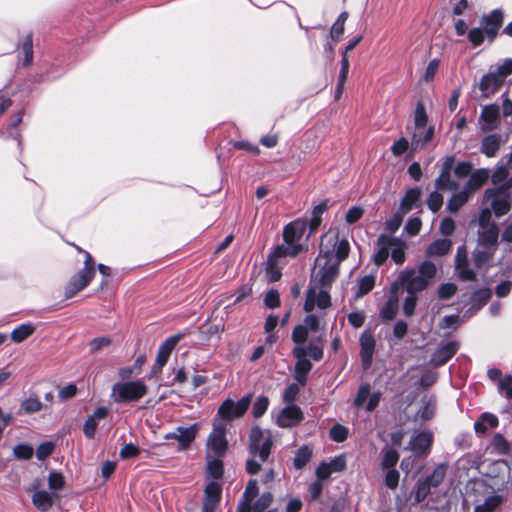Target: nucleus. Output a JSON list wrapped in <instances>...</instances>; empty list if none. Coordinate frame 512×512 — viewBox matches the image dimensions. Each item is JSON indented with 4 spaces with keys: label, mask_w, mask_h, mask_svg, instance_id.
I'll return each instance as SVG.
<instances>
[{
    "label": "nucleus",
    "mask_w": 512,
    "mask_h": 512,
    "mask_svg": "<svg viewBox=\"0 0 512 512\" xmlns=\"http://www.w3.org/2000/svg\"><path fill=\"white\" fill-rule=\"evenodd\" d=\"M224 428L221 423L215 424L206 441V475L220 479L223 475Z\"/></svg>",
    "instance_id": "1"
},
{
    "label": "nucleus",
    "mask_w": 512,
    "mask_h": 512,
    "mask_svg": "<svg viewBox=\"0 0 512 512\" xmlns=\"http://www.w3.org/2000/svg\"><path fill=\"white\" fill-rule=\"evenodd\" d=\"M292 355L296 359L294 378L299 384L304 386L307 382V376L312 369V363L307 356H310L317 362L323 358L324 350L322 337L320 336L311 340L307 348L295 346L292 350Z\"/></svg>",
    "instance_id": "2"
},
{
    "label": "nucleus",
    "mask_w": 512,
    "mask_h": 512,
    "mask_svg": "<svg viewBox=\"0 0 512 512\" xmlns=\"http://www.w3.org/2000/svg\"><path fill=\"white\" fill-rule=\"evenodd\" d=\"M437 275L436 265L425 260L415 269L404 270L400 274L401 284L404 286L407 294H417L426 290Z\"/></svg>",
    "instance_id": "3"
},
{
    "label": "nucleus",
    "mask_w": 512,
    "mask_h": 512,
    "mask_svg": "<svg viewBox=\"0 0 512 512\" xmlns=\"http://www.w3.org/2000/svg\"><path fill=\"white\" fill-rule=\"evenodd\" d=\"M504 22V13L500 9H494L489 14L481 18V27H475L468 31L467 39L473 47L481 46L485 37L490 43H493L499 34V30Z\"/></svg>",
    "instance_id": "4"
},
{
    "label": "nucleus",
    "mask_w": 512,
    "mask_h": 512,
    "mask_svg": "<svg viewBox=\"0 0 512 512\" xmlns=\"http://www.w3.org/2000/svg\"><path fill=\"white\" fill-rule=\"evenodd\" d=\"M147 393L148 387L143 381H126L115 383L110 397L115 403H128L140 400Z\"/></svg>",
    "instance_id": "5"
},
{
    "label": "nucleus",
    "mask_w": 512,
    "mask_h": 512,
    "mask_svg": "<svg viewBox=\"0 0 512 512\" xmlns=\"http://www.w3.org/2000/svg\"><path fill=\"white\" fill-rule=\"evenodd\" d=\"M447 470L448 465L446 463H439L431 474L418 479L413 491L415 503L423 502L430 495L433 488H438L443 483Z\"/></svg>",
    "instance_id": "6"
},
{
    "label": "nucleus",
    "mask_w": 512,
    "mask_h": 512,
    "mask_svg": "<svg viewBox=\"0 0 512 512\" xmlns=\"http://www.w3.org/2000/svg\"><path fill=\"white\" fill-rule=\"evenodd\" d=\"M428 123V115L425 105L419 101L414 112L415 131L411 138V149L416 151L418 148L425 147L434 137V126L427 127L425 134L421 137V130L425 129Z\"/></svg>",
    "instance_id": "7"
},
{
    "label": "nucleus",
    "mask_w": 512,
    "mask_h": 512,
    "mask_svg": "<svg viewBox=\"0 0 512 512\" xmlns=\"http://www.w3.org/2000/svg\"><path fill=\"white\" fill-rule=\"evenodd\" d=\"M273 437L269 430H263L259 426H253L249 433L248 450L252 456H258L262 462H266L271 454Z\"/></svg>",
    "instance_id": "8"
},
{
    "label": "nucleus",
    "mask_w": 512,
    "mask_h": 512,
    "mask_svg": "<svg viewBox=\"0 0 512 512\" xmlns=\"http://www.w3.org/2000/svg\"><path fill=\"white\" fill-rule=\"evenodd\" d=\"M217 480L206 476L207 483L204 488L201 512L218 510L222 499V484Z\"/></svg>",
    "instance_id": "9"
},
{
    "label": "nucleus",
    "mask_w": 512,
    "mask_h": 512,
    "mask_svg": "<svg viewBox=\"0 0 512 512\" xmlns=\"http://www.w3.org/2000/svg\"><path fill=\"white\" fill-rule=\"evenodd\" d=\"M327 258L325 264L317 271L314 278L321 288L330 289L339 276L340 265L339 262H332L330 252L325 254ZM313 281V276L311 282Z\"/></svg>",
    "instance_id": "10"
},
{
    "label": "nucleus",
    "mask_w": 512,
    "mask_h": 512,
    "mask_svg": "<svg viewBox=\"0 0 512 512\" xmlns=\"http://www.w3.org/2000/svg\"><path fill=\"white\" fill-rule=\"evenodd\" d=\"M456 158L454 155L447 156L441 166L439 176L435 179V186L438 190H457L459 183L451 179Z\"/></svg>",
    "instance_id": "11"
},
{
    "label": "nucleus",
    "mask_w": 512,
    "mask_h": 512,
    "mask_svg": "<svg viewBox=\"0 0 512 512\" xmlns=\"http://www.w3.org/2000/svg\"><path fill=\"white\" fill-rule=\"evenodd\" d=\"M316 305L320 309H327L332 305L329 289L322 288L318 294H316L315 287L310 286L307 289L304 311L310 313L314 310Z\"/></svg>",
    "instance_id": "12"
},
{
    "label": "nucleus",
    "mask_w": 512,
    "mask_h": 512,
    "mask_svg": "<svg viewBox=\"0 0 512 512\" xmlns=\"http://www.w3.org/2000/svg\"><path fill=\"white\" fill-rule=\"evenodd\" d=\"M359 343L362 368L367 370L372 365L373 355L376 347V341L372 331L365 330L360 336Z\"/></svg>",
    "instance_id": "13"
},
{
    "label": "nucleus",
    "mask_w": 512,
    "mask_h": 512,
    "mask_svg": "<svg viewBox=\"0 0 512 512\" xmlns=\"http://www.w3.org/2000/svg\"><path fill=\"white\" fill-rule=\"evenodd\" d=\"M433 433L429 430L419 432L410 440L411 450L417 458H426L433 445Z\"/></svg>",
    "instance_id": "14"
},
{
    "label": "nucleus",
    "mask_w": 512,
    "mask_h": 512,
    "mask_svg": "<svg viewBox=\"0 0 512 512\" xmlns=\"http://www.w3.org/2000/svg\"><path fill=\"white\" fill-rule=\"evenodd\" d=\"M397 244H400L399 238L391 237L386 234L379 235L376 241L377 251L374 253L372 257L373 263L377 267L382 266L389 257L390 248Z\"/></svg>",
    "instance_id": "15"
},
{
    "label": "nucleus",
    "mask_w": 512,
    "mask_h": 512,
    "mask_svg": "<svg viewBox=\"0 0 512 512\" xmlns=\"http://www.w3.org/2000/svg\"><path fill=\"white\" fill-rule=\"evenodd\" d=\"M198 424L190 427H177L175 431L167 433L165 439H173L179 443V450H187L196 438L198 432Z\"/></svg>",
    "instance_id": "16"
},
{
    "label": "nucleus",
    "mask_w": 512,
    "mask_h": 512,
    "mask_svg": "<svg viewBox=\"0 0 512 512\" xmlns=\"http://www.w3.org/2000/svg\"><path fill=\"white\" fill-rule=\"evenodd\" d=\"M94 275L88 270H80L74 274L64 288V294L67 299L72 298L78 292L82 291L93 279Z\"/></svg>",
    "instance_id": "17"
},
{
    "label": "nucleus",
    "mask_w": 512,
    "mask_h": 512,
    "mask_svg": "<svg viewBox=\"0 0 512 512\" xmlns=\"http://www.w3.org/2000/svg\"><path fill=\"white\" fill-rule=\"evenodd\" d=\"M458 349L459 344L456 341L445 343L432 353L430 364L435 368L445 365L455 356V354L458 352Z\"/></svg>",
    "instance_id": "18"
},
{
    "label": "nucleus",
    "mask_w": 512,
    "mask_h": 512,
    "mask_svg": "<svg viewBox=\"0 0 512 512\" xmlns=\"http://www.w3.org/2000/svg\"><path fill=\"white\" fill-rule=\"evenodd\" d=\"M368 398L369 400L366 405V410L372 412L378 407L380 403L381 393L374 392L370 395V384L363 383L358 389L357 395L354 399V405L356 407H362Z\"/></svg>",
    "instance_id": "19"
},
{
    "label": "nucleus",
    "mask_w": 512,
    "mask_h": 512,
    "mask_svg": "<svg viewBox=\"0 0 512 512\" xmlns=\"http://www.w3.org/2000/svg\"><path fill=\"white\" fill-rule=\"evenodd\" d=\"M303 419L304 415L300 407L288 405L282 409L277 423L280 427L291 428L297 426Z\"/></svg>",
    "instance_id": "20"
},
{
    "label": "nucleus",
    "mask_w": 512,
    "mask_h": 512,
    "mask_svg": "<svg viewBox=\"0 0 512 512\" xmlns=\"http://www.w3.org/2000/svg\"><path fill=\"white\" fill-rule=\"evenodd\" d=\"M490 171L487 168H479L473 171L464 184L463 189L472 197L489 180Z\"/></svg>",
    "instance_id": "21"
},
{
    "label": "nucleus",
    "mask_w": 512,
    "mask_h": 512,
    "mask_svg": "<svg viewBox=\"0 0 512 512\" xmlns=\"http://www.w3.org/2000/svg\"><path fill=\"white\" fill-rule=\"evenodd\" d=\"M503 84L504 81L495 72H490L483 75L480 79L479 89L482 96L490 98L501 89Z\"/></svg>",
    "instance_id": "22"
},
{
    "label": "nucleus",
    "mask_w": 512,
    "mask_h": 512,
    "mask_svg": "<svg viewBox=\"0 0 512 512\" xmlns=\"http://www.w3.org/2000/svg\"><path fill=\"white\" fill-rule=\"evenodd\" d=\"M250 403V394L242 397L236 403L233 400L226 398V421L242 417L249 408Z\"/></svg>",
    "instance_id": "23"
},
{
    "label": "nucleus",
    "mask_w": 512,
    "mask_h": 512,
    "mask_svg": "<svg viewBox=\"0 0 512 512\" xmlns=\"http://www.w3.org/2000/svg\"><path fill=\"white\" fill-rule=\"evenodd\" d=\"M483 201L488 202L491 201V208L495 214L496 217H502L506 215L510 209L511 205L509 202V195H490L486 196V191L483 195Z\"/></svg>",
    "instance_id": "24"
},
{
    "label": "nucleus",
    "mask_w": 512,
    "mask_h": 512,
    "mask_svg": "<svg viewBox=\"0 0 512 512\" xmlns=\"http://www.w3.org/2000/svg\"><path fill=\"white\" fill-rule=\"evenodd\" d=\"M306 229V222L295 220L287 224L283 229V240L287 244L295 245L296 240L301 239Z\"/></svg>",
    "instance_id": "25"
},
{
    "label": "nucleus",
    "mask_w": 512,
    "mask_h": 512,
    "mask_svg": "<svg viewBox=\"0 0 512 512\" xmlns=\"http://www.w3.org/2000/svg\"><path fill=\"white\" fill-rule=\"evenodd\" d=\"M421 190L418 187L410 188L400 201L399 210L404 214L410 212L413 208L420 206Z\"/></svg>",
    "instance_id": "26"
},
{
    "label": "nucleus",
    "mask_w": 512,
    "mask_h": 512,
    "mask_svg": "<svg viewBox=\"0 0 512 512\" xmlns=\"http://www.w3.org/2000/svg\"><path fill=\"white\" fill-rule=\"evenodd\" d=\"M180 340L179 335H174L167 340L164 341V343L159 347L157 356H156V368L162 369L164 365L166 364L172 350Z\"/></svg>",
    "instance_id": "27"
},
{
    "label": "nucleus",
    "mask_w": 512,
    "mask_h": 512,
    "mask_svg": "<svg viewBox=\"0 0 512 512\" xmlns=\"http://www.w3.org/2000/svg\"><path fill=\"white\" fill-rule=\"evenodd\" d=\"M501 142L500 134L487 135L481 141L480 151L488 158L495 157L500 149Z\"/></svg>",
    "instance_id": "28"
},
{
    "label": "nucleus",
    "mask_w": 512,
    "mask_h": 512,
    "mask_svg": "<svg viewBox=\"0 0 512 512\" xmlns=\"http://www.w3.org/2000/svg\"><path fill=\"white\" fill-rule=\"evenodd\" d=\"M56 498H58L57 494H50L44 490H37L32 495V503L39 511L46 512L53 506Z\"/></svg>",
    "instance_id": "29"
},
{
    "label": "nucleus",
    "mask_w": 512,
    "mask_h": 512,
    "mask_svg": "<svg viewBox=\"0 0 512 512\" xmlns=\"http://www.w3.org/2000/svg\"><path fill=\"white\" fill-rule=\"evenodd\" d=\"M499 419L496 415L484 412L474 423V430L478 435L485 434L489 428L494 429L498 427Z\"/></svg>",
    "instance_id": "30"
},
{
    "label": "nucleus",
    "mask_w": 512,
    "mask_h": 512,
    "mask_svg": "<svg viewBox=\"0 0 512 512\" xmlns=\"http://www.w3.org/2000/svg\"><path fill=\"white\" fill-rule=\"evenodd\" d=\"M328 208V199L322 200L317 206L313 208L311 217L308 222L310 234L315 233L319 229L322 223V215L328 210Z\"/></svg>",
    "instance_id": "31"
},
{
    "label": "nucleus",
    "mask_w": 512,
    "mask_h": 512,
    "mask_svg": "<svg viewBox=\"0 0 512 512\" xmlns=\"http://www.w3.org/2000/svg\"><path fill=\"white\" fill-rule=\"evenodd\" d=\"M113 345V339L110 336H98L88 341L87 347L91 355L99 354L108 350Z\"/></svg>",
    "instance_id": "32"
},
{
    "label": "nucleus",
    "mask_w": 512,
    "mask_h": 512,
    "mask_svg": "<svg viewBox=\"0 0 512 512\" xmlns=\"http://www.w3.org/2000/svg\"><path fill=\"white\" fill-rule=\"evenodd\" d=\"M452 242L449 239H437L433 241L426 249V256H444L450 252Z\"/></svg>",
    "instance_id": "33"
},
{
    "label": "nucleus",
    "mask_w": 512,
    "mask_h": 512,
    "mask_svg": "<svg viewBox=\"0 0 512 512\" xmlns=\"http://www.w3.org/2000/svg\"><path fill=\"white\" fill-rule=\"evenodd\" d=\"M302 251V245L296 244H288V246L277 245L273 251L268 255V257H272V259L278 261L279 258L290 256L296 257Z\"/></svg>",
    "instance_id": "34"
},
{
    "label": "nucleus",
    "mask_w": 512,
    "mask_h": 512,
    "mask_svg": "<svg viewBox=\"0 0 512 512\" xmlns=\"http://www.w3.org/2000/svg\"><path fill=\"white\" fill-rule=\"evenodd\" d=\"M348 17L349 13L347 11H343L332 24L330 28V37L335 43L342 40L345 31V23Z\"/></svg>",
    "instance_id": "35"
},
{
    "label": "nucleus",
    "mask_w": 512,
    "mask_h": 512,
    "mask_svg": "<svg viewBox=\"0 0 512 512\" xmlns=\"http://www.w3.org/2000/svg\"><path fill=\"white\" fill-rule=\"evenodd\" d=\"M490 446L493 453L501 456L508 455L511 451V444L501 433H496L492 437Z\"/></svg>",
    "instance_id": "36"
},
{
    "label": "nucleus",
    "mask_w": 512,
    "mask_h": 512,
    "mask_svg": "<svg viewBox=\"0 0 512 512\" xmlns=\"http://www.w3.org/2000/svg\"><path fill=\"white\" fill-rule=\"evenodd\" d=\"M470 198L471 196L464 189L452 194L447 202V210L451 213H457Z\"/></svg>",
    "instance_id": "37"
},
{
    "label": "nucleus",
    "mask_w": 512,
    "mask_h": 512,
    "mask_svg": "<svg viewBox=\"0 0 512 512\" xmlns=\"http://www.w3.org/2000/svg\"><path fill=\"white\" fill-rule=\"evenodd\" d=\"M313 455L312 449L307 446H301L295 453L293 459V466L295 469L300 470L303 469L311 460Z\"/></svg>",
    "instance_id": "38"
},
{
    "label": "nucleus",
    "mask_w": 512,
    "mask_h": 512,
    "mask_svg": "<svg viewBox=\"0 0 512 512\" xmlns=\"http://www.w3.org/2000/svg\"><path fill=\"white\" fill-rule=\"evenodd\" d=\"M503 501V496L491 495L485 499L483 504L475 506L474 512H495Z\"/></svg>",
    "instance_id": "39"
},
{
    "label": "nucleus",
    "mask_w": 512,
    "mask_h": 512,
    "mask_svg": "<svg viewBox=\"0 0 512 512\" xmlns=\"http://www.w3.org/2000/svg\"><path fill=\"white\" fill-rule=\"evenodd\" d=\"M223 327V311L220 307H217L209 320V326L206 333L210 336L218 335Z\"/></svg>",
    "instance_id": "40"
},
{
    "label": "nucleus",
    "mask_w": 512,
    "mask_h": 512,
    "mask_svg": "<svg viewBox=\"0 0 512 512\" xmlns=\"http://www.w3.org/2000/svg\"><path fill=\"white\" fill-rule=\"evenodd\" d=\"M34 331L35 327L32 324H22L11 332V339L15 343H21L24 340H26L29 336H31L34 333Z\"/></svg>",
    "instance_id": "41"
},
{
    "label": "nucleus",
    "mask_w": 512,
    "mask_h": 512,
    "mask_svg": "<svg viewBox=\"0 0 512 512\" xmlns=\"http://www.w3.org/2000/svg\"><path fill=\"white\" fill-rule=\"evenodd\" d=\"M399 461V453L394 448H387L383 450V457L381 466L383 469H392Z\"/></svg>",
    "instance_id": "42"
},
{
    "label": "nucleus",
    "mask_w": 512,
    "mask_h": 512,
    "mask_svg": "<svg viewBox=\"0 0 512 512\" xmlns=\"http://www.w3.org/2000/svg\"><path fill=\"white\" fill-rule=\"evenodd\" d=\"M265 271L269 282H276L282 276L281 270L278 267V261L272 259V257H267Z\"/></svg>",
    "instance_id": "43"
},
{
    "label": "nucleus",
    "mask_w": 512,
    "mask_h": 512,
    "mask_svg": "<svg viewBox=\"0 0 512 512\" xmlns=\"http://www.w3.org/2000/svg\"><path fill=\"white\" fill-rule=\"evenodd\" d=\"M481 119L486 124H494L499 119V107L495 104L487 105L481 112Z\"/></svg>",
    "instance_id": "44"
},
{
    "label": "nucleus",
    "mask_w": 512,
    "mask_h": 512,
    "mask_svg": "<svg viewBox=\"0 0 512 512\" xmlns=\"http://www.w3.org/2000/svg\"><path fill=\"white\" fill-rule=\"evenodd\" d=\"M397 311V300L389 299L381 308L380 316L385 321H391L395 318Z\"/></svg>",
    "instance_id": "45"
},
{
    "label": "nucleus",
    "mask_w": 512,
    "mask_h": 512,
    "mask_svg": "<svg viewBox=\"0 0 512 512\" xmlns=\"http://www.w3.org/2000/svg\"><path fill=\"white\" fill-rule=\"evenodd\" d=\"M375 286V277L373 275H366L359 280L358 291L356 297H362L373 290Z\"/></svg>",
    "instance_id": "46"
},
{
    "label": "nucleus",
    "mask_w": 512,
    "mask_h": 512,
    "mask_svg": "<svg viewBox=\"0 0 512 512\" xmlns=\"http://www.w3.org/2000/svg\"><path fill=\"white\" fill-rule=\"evenodd\" d=\"M43 407L42 402L38 398H28L21 402L20 409L25 414L39 412Z\"/></svg>",
    "instance_id": "47"
},
{
    "label": "nucleus",
    "mask_w": 512,
    "mask_h": 512,
    "mask_svg": "<svg viewBox=\"0 0 512 512\" xmlns=\"http://www.w3.org/2000/svg\"><path fill=\"white\" fill-rule=\"evenodd\" d=\"M454 174L457 178H466L473 173V163L470 161H461L457 164H454L453 167Z\"/></svg>",
    "instance_id": "48"
},
{
    "label": "nucleus",
    "mask_w": 512,
    "mask_h": 512,
    "mask_svg": "<svg viewBox=\"0 0 512 512\" xmlns=\"http://www.w3.org/2000/svg\"><path fill=\"white\" fill-rule=\"evenodd\" d=\"M458 290L454 283H443L438 287L437 296L440 300H448L452 298Z\"/></svg>",
    "instance_id": "49"
},
{
    "label": "nucleus",
    "mask_w": 512,
    "mask_h": 512,
    "mask_svg": "<svg viewBox=\"0 0 512 512\" xmlns=\"http://www.w3.org/2000/svg\"><path fill=\"white\" fill-rule=\"evenodd\" d=\"M498 392L507 400H512V375H505L497 385Z\"/></svg>",
    "instance_id": "50"
},
{
    "label": "nucleus",
    "mask_w": 512,
    "mask_h": 512,
    "mask_svg": "<svg viewBox=\"0 0 512 512\" xmlns=\"http://www.w3.org/2000/svg\"><path fill=\"white\" fill-rule=\"evenodd\" d=\"M269 406V399L266 396H259L255 403L253 404L252 414L254 418L262 417Z\"/></svg>",
    "instance_id": "51"
},
{
    "label": "nucleus",
    "mask_w": 512,
    "mask_h": 512,
    "mask_svg": "<svg viewBox=\"0 0 512 512\" xmlns=\"http://www.w3.org/2000/svg\"><path fill=\"white\" fill-rule=\"evenodd\" d=\"M350 253V244L347 239H341L338 241V245L336 248L335 258L336 260L334 262H339V265L341 262L346 260Z\"/></svg>",
    "instance_id": "52"
},
{
    "label": "nucleus",
    "mask_w": 512,
    "mask_h": 512,
    "mask_svg": "<svg viewBox=\"0 0 512 512\" xmlns=\"http://www.w3.org/2000/svg\"><path fill=\"white\" fill-rule=\"evenodd\" d=\"M273 502V495L270 492H264L253 504L254 512H263Z\"/></svg>",
    "instance_id": "53"
},
{
    "label": "nucleus",
    "mask_w": 512,
    "mask_h": 512,
    "mask_svg": "<svg viewBox=\"0 0 512 512\" xmlns=\"http://www.w3.org/2000/svg\"><path fill=\"white\" fill-rule=\"evenodd\" d=\"M329 436L335 442H344L348 437V429L341 424H335L330 429Z\"/></svg>",
    "instance_id": "54"
},
{
    "label": "nucleus",
    "mask_w": 512,
    "mask_h": 512,
    "mask_svg": "<svg viewBox=\"0 0 512 512\" xmlns=\"http://www.w3.org/2000/svg\"><path fill=\"white\" fill-rule=\"evenodd\" d=\"M404 215L405 214L401 211L394 213L391 216V218L389 220H387L385 223L386 230L389 233L394 234L402 225Z\"/></svg>",
    "instance_id": "55"
},
{
    "label": "nucleus",
    "mask_w": 512,
    "mask_h": 512,
    "mask_svg": "<svg viewBox=\"0 0 512 512\" xmlns=\"http://www.w3.org/2000/svg\"><path fill=\"white\" fill-rule=\"evenodd\" d=\"M308 333L307 327L296 325L292 331V341L297 344V346H301L307 341Z\"/></svg>",
    "instance_id": "56"
},
{
    "label": "nucleus",
    "mask_w": 512,
    "mask_h": 512,
    "mask_svg": "<svg viewBox=\"0 0 512 512\" xmlns=\"http://www.w3.org/2000/svg\"><path fill=\"white\" fill-rule=\"evenodd\" d=\"M491 298V291L488 288H480L471 296V302L479 306L485 305Z\"/></svg>",
    "instance_id": "57"
},
{
    "label": "nucleus",
    "mask_w": 512,
    "mask_h": 512,
    "mask_svg": "<svg viewBox=\"0 0 512 512\" xmlns=\"http://www.w3.org/2000/svg\"><path fill=\"white\" fill-rule=\"evenodd\" d=\"M426 202L428 208L432 212L436 213L443 205V196L438 191H433L429 194Z\"/></svg>",
    "instance_id": "58"
},
{
    "label": "nucleus",
    "mask_w": 512,
    "mask_h": 512,
    "mask_svg": "<svg viewBox=\"0 0 512 512\" xmlns=\"http://www.w3.org/2000/svg\"><path fill=\"white\" fill-rule=\"evenodd\" d=\"M33 447L26 444H19L13 448V455L21 460H28L33 456Z\"/></svg>",
    "instance_id": "59"
},
{
    "label": "nucleus",
    "mask_w": 512,
    "mask_h": 512,
    "mask_svg": "<svg viewBox=\"0 0 512 512\" xmlns=\"http://www.w3.org/2000/svg\"><path fill=\"white\" fill-rule=\"evenodd\" d=\"M259 488L258 482L256 479H250L246 485L245 491L243 493V499L248 502H253V500L258 496Z\"/></svg>",
    "instance_id": "60"
},
{
    "label": "nucleus",
    "mask_w": 512,
    "mask_h": 512,
    "mask_svg": "<svg viewBox=\"0 0 512 512\" xmlns=\"http://www.w3.org/2000/svg\"><path fill=\"white\" fill-rule=\"evenodd\" d=\"M421 227V219L419 217H411L407 220L404 230L409 236H416L419 234Z\"/></svg>",
    "instance_id": "61"
},
{
    "label": "nucleus",
    "mask_w": 512,
    "mask_h": 512,
    "mask_svg": "<svg viewBox=\"0 0 512 512\" xmlns=\"http://www.w3.org/2000/svg\"><path fill=\"white\" fill-rule=\"evenodd\" d=\"M264 304L270 309L278 308L281 304L279 292L276 289L269 290L264 297Z\"/></svg>",
    "instance_id": "62"
},
{
    "label": "nucleus",
    "mask_w": 512,
    "mask_h": 512,
    "mask_svg": "<svg viewBox=\"0 0 512 512\" xmlns=\"http://www.w3.org/2000/svg\"><path fill=\"white\" fill-rule=\"evenodd\" d=\"M364 209L360 206H352L348 209L345 215V220L348 224L352 225L357 223L363 216Z\"/></svg>",
    "instance_id": "63"
},
{
    "label": "nucleus",
    "mask_w": 512,
    "mask_h": 512,
    "mask_svg": "<svg viewBox=\"0 0 512 512\" xmlns=\"http://www.w3.org/2000/svg\"><path fill=\"white\" fill-rule=\"evenodd\" d=\"M65 485L64 476L58 472H51L48 477V487L51 490H61Z\"/></svg>",
    "instance_id": "64"
}]
</instances>
